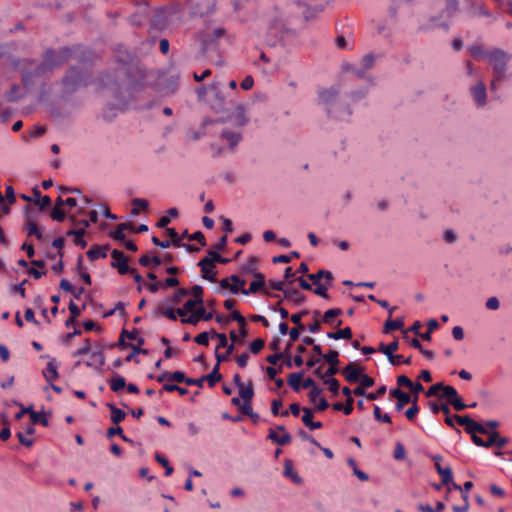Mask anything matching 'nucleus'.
Returning <instances> with one entry per match:
<instances>
[{
	"mask_svg": "<svg viewBox=\"0 0 512 512\" xmlns=\"http://www.w3.org/2000/svg\"><path fill=\"white\" fill-rule=\"evenodd\" d=\"M487 59L493 66L494 78L492 79L490 86L491 90L495 91L497 89V85L505 77L507 64L510 61V56L502 50H494L489 52Z\"/></svg>",
	"mask_w": 512,
	"mask_h": 512,
	"instance_id": "f257e3e1",
	"label": "nucleus"
},
{
	"mask_svg": "<svg viewBox=\"0 0 512 512\" xmlns=\"http://www.w3.org/2000/svg\"><path fill=\"white\" fill-rule=\"evenodd\" d=\"M62 83L65 91L71 93L80 87L88 85V75L83 70L72 67L64 76Z\"/></svg>",
	"mask_w": 512,
	"mask_h": 512,
	"instance_id": "f03ea898",
	"label": "nucleus"
},
{
	"mask_svg": "<svg viewBox=\"0 0 512 512\" xmlns=\"http://www.w3.org/2000/svg\"><path fill=\"white\" fill-rule=\"evenodd\" d=\"M72 54V50L68 47H63L59 51L47 50L44 57L43 66L46 68H53L65 63Z\"/></svg>",
	"mask_w": 512,
	"mask_h": 512,
	"instance_id": "7ed1b4c3",
	"label": "nucleus"
},
{
	"mask_svg": "<svg viewBox=\"0 0 512 512\" xmlns=\"http://www.w3.org/2000/svg\"><path fill=\"white\" fill-rule=\"evenodd\" d=\"M253 276L255 277V280L250 283L249 288L242 289V293L244 295L255 294L261 290L262 293L268 297L279 298V295L271 293L269 289L266 288L264 274L260 272H253Z\"/></svg>",
	"mask_w": 512,
	"mask_h": 512,
	"instance_id": "20e7f679",
	"label": "nucleus"
},
{
	"mask_svg": "<svg viewBox=\"0 0 512 512\" xmlns=\"http://www.w3.org/2000/svg\"><path fill=\"white\" fill-rule=\"evenodd\" d=\"M455 421L461 426H464L465 431L469 434L474 435L476 433L479 434H488V430L486 427L475 420L471 419L468 415L461 416L455 415Z\"/></svg>",
	"mask_w": 512,
	"mask_h": 512,
	"instance_id": "39448f33",
	"label": "nucleus"
},
{
	"mask_svg": "<svg viewBox=\"0 0 512 512\" xmlns=\"http://www.w3.org/2000/svg\"><path fill=\"white\" fill-rule=\"evenodd\" d=\"M111 257L113 259L111 265L118 270L119 274L125 275L128 273H134V269L128 266L127 257L122 251L114 249L111 252Z\"/></svg>",
	"mask_w": 512,
	"mask_h": 512,
	"instance_id": "423d86ee",
	"label": "nucleus"
},
{
	"mask_svg": "<svg viewBox=\"0 0 512 512\" xmlns=\"http://www.w3.org/2000/svg\"><path fill=\"white\" fill-rule=\"evenodd\" d=\"M470 93L478 108H482L485 106L487 99V91L486 85L482 81H479L476 85L472 86L470 88Z\"/></svg>",
	"mask_w": 512,
	"mask_h": 512,
	"instance_id": "0eeeda50",
	"label": "nucleus"
},
{
	"mask_svg": "<svg viewBox=\"0 0 512 512\" xmlns=\"http://www.w3.org/2000/svg\"><path fill=\"white\" fill-rule=\"evenodd\" d=\"M213 318L212 312H206L205 308L202 305H199L198 308L187 318H182L181 322L191 325H196L200 320L209 321Z\"/></svg>",
	"mask_w": 512,
	"mask_h": 512,
	"instance_id": "6e6552de",
	"label": "nucleus"
},
{
	"mask_svg": "<svg viewBox=\"0 0 512 512\" xmlns=\"http://www.w3.org/2000/svg\"><path fill=\"white\" fill-rule=\"evenodd\" d=\"M363 371V367L357 365L354 362H350L343 368L342 374L344 375L346 381L349 383H355L360 380Z\"/></svg>",
	"mask_w": 512,
	"mask_h": 512,
	"instance_id": "1a4fd4ad",
	"label": "nucleus"
},
{
	"mask_svg": "<svg viewBox=\"0 0 512 512\" xmlns=\"http://www.w3.org/2000/svg\"><path fill=\"white\" fill-rule=\"evenodd\" d=\"M398 347H399L398 341H393L389 344L380 343V345L378 347V351L383 353L387 357L390 364L397 366L398 362H399L398 360L400 358L398 357V355L394 354V352L396 350H398Z\"/></svg>",
	"mask_w": 512,
	"mask_h": 512,
	"instance_id": "9d476101",
	"label": "nucleus"
},
{
	"mask_svg": "<svg viewBox=\"0 0 512 512\" xmlns=\"http://www.w3.org/2000/svg\"><path fill=\"white\" fill-rule=\"evenodd\" d=\"M342 314H343L342 309L331 308L323 314L322 322L327 325H330V326L339 327L342 325V320L336 319V318L341 316Z\"/></svg>",
	"mask_w": 512,
	"mask_h": 512,
	"instance_id": "9b49d317",
	"label": "nucleus"
},
{
	"mask_svg": "<svg viewBox=\"0 0 512 512\" xmlns=\"http://www.w3.org/2000/svg\"><path fill=\"white\" fill-rule=\"evenodd\" d=\"M389 394L397 400L395 405L397 411H401L406 404L411 402V395L400 388L391 389Z\"/></svg>",
	"mask_w": 512,
	"mask_h": 512,
	"instance_id": "f8f14e48",
	"label": "nucleus"
},
{
	"mask_svg": "<svg viewBox=\"0 0 512 512\" xmlns=\"http://www.w3.org/2000/svg\"><path fill=\"white\" fill-rule=\"evenodd\" d=\"M277 429L280 431H283L284 433L282 435H279V434H277L276 431L270 429L268 438L280 446H285V445L289 444L291 441V435L285 431V427L278 426Z\"/></svg>",
	"mask_w": 512,
	"mask_h": 512,
	"instance_id": "ddd939ff",
	"label": "nucleus"
},
{
	"mask_svg": "<svg viewBox=\"0 0 512 512\" xmlns=\"http://www.w3.org/2000/svg\"><path fill=\"white\" fill-rule=\"evenodd\" d=\"M374 64V56L372 54H367L361 59V67L356 68L352 67L349 68L353 74H355L357 77H363L365 72L370 69Z\"/></svg>",
	"mask_w": 512,
	"mask_h": 512,
	"instance_id": "4468645a",
	"label": "nucleus"
},
{
	"mask_svg": "<svg viewBox=\"0 0 512 512\" xmlns=\"http://www.w3.org/2000/svg\"><path fill=\"white\" fill-rule=\"evenodd\" d=\"M198 266L201 268L202 277L210 282H215V272L213 271L214 266L211 264V261L208 259H201L198 263Z\"/></svg>",
	"mask_w": 512,
	"mask_h": 512,
	"instance_id": "2eb2a0df",
	"label": "nucleus"
},
{
	"mask_svg": "<svg viewBox=\"0 0 512 512\" xmlns=\"http://www.w3.org/2000/svg\"><path fill=\"white\" fill-rule=\"evenodd\" d=\"M302 412V421L310 430H316L322 427V423L320 421H313V411L310 408L303 407Z\"/></svg>",
	"mask_w": 512,
	"mask_h": 512,
	"instance_id": "dca6fc26",
	"label": "nucleus"
},
{
	"mask_svg": "<svg viewBox=\"0 0 512 512\" xmlns=\"http://www.w3.org/2000/svg\"><path fill=\"white\" fill-rule=\"evenodd\" d=\"M221 138L226 140L229 143V148L234 149L239 141L241 140L240 131H232L229 129H224L221 132Z\"/></svg>",
	"mask_w": 512,
	"mask_h": 512,
	"instance_id": "f3484780",
	"label": "nucleus"
},
{
	"mask_svg": "<svg viewBox=\"0 0 512 512\" xmlns=\"http://www.w3.org/2000/svg\"><path fill=\"white\" fill-rule=\"evenodd\" d=\"M33 201L39 207L40 210H44L48 208L51 204V199L49 196H41V192L37 187L33 189Z\"/></svg>",
	"mask_w": 512,
	"mask_h": 512,
	"instance_id": "a211bd4d",
	"label": "nucleus"
},
{
	"mask_svg": "<svg viewBox=\"0 0 512 512\" xmlns=\"http://www.w3.org/2000/svg\"><path fill=\"white\" fill-rule=\"evenodd\" d=\"M283 298L295 304H302L305 301V296L294 288H286Z\"/></svg>",
	"mask_w": 512,
	"mask_h": 512,
	"instance_id": "6ab92c4d",
	"label": "nucleus"
},
{
	"mask_svg": "<svg viewBox=\"0 0 512 512\" xmlns=\"http://www.w3.org/2000/svg\"><path fill=\"white\" fill-rule=\"evenodd\" d=\"M106 406L111 412L110 419L112 423L118 425L125 419L126 413L119 409L118 407H116L113 403H107Z\"/></svg>",
	"mask_w": 512,
	"mask_h": 512,
	"instance_id": "aec40b11",
	"label": "nucleus"
},
{
	"mask_svg": "<svg viewBox=\"0 0 512 512\" xmlns=\"http://www.w3.org/2000/svg\"><path fill=\"white\" fill-rule=\"evenodd\" d=\"M326 336L329 339H334V340H340V339L349 340L352 338L353 333H352V330L350 327H345L342 329H338L337 331L328 332L326 334Z\"/></svg>",
	"mask_w": 512,
	"mask_h": 512,
	"instance_id": "412c9836",
	"label": "nucleus"
},
{
	"mask_svg": "<svg viewBox=\"0 0 512 512\" xmlns=\"http://www.w3.org/2000/svg\"><path fill=\"white\" fill-rule=\"evenodd\" d=\"M338 89L336 88H328V89H323L319 92V99L321 100L322 103L324 104H329L331 102H333L336 97L338 96Z\"/></svg>",
	"mask_w": 512,
	"mask_h": 512,
	"instance_id": "4be33fe9",
	"label": "nucleus"
},
{
	"mask_svg": "<svg viewBox=\"0 0 512 512\" xmlns=\"http://www.w3.org/2000/svg\"><path fill=\"white\" fill-rule=\"evenodd\" d=\"M87 256L91 261L106 258L107 248L94 245L87 251Z\"/></svg>",
	"mask_w": 512,
	"mask_h": 512,
	"instance_id": "5701e85b",
	"label": "nucleus"
},
{
	"mask_svg": "<svg viewBox=\"0 0 512 512\" xmlns=\"http://www.w3.org/2000/svg\"><path fill=\"white\" fill-rule=\"evenodd\" d=\"M109 386L113 392L117 393L126 387V380L121 375L115 374L109 380Z\"/></svg>",
	"mask_w": 512,
	"mask_h": 512,
	"instance_id": "b1692460",
	"label": "nucleus"
},
{
	"mask_svg": "<svg viewBox=\"0 0 512 512\" xmlns=\"http://www.w3.org/2000/svg\"><path fill=\"white\" fill-rule=\"evenodd\" d=\"M437 473L441 476L442 484L448 485L453 481L452 469L448 467H442L437 465Z\"/></svg>",
	"mask_w": 512,
	"mask_h": 512,
	"instance_id": "393cba45",
	"label": "nucleus"
},
{
	"mask_svg": "<svg viewBox=\"0 0 512 512\" xmlns=\"http://www.w3.org/2000/svg\"><path fill=\"white\" fill-rule=\"evenodd\" d=\"M91 358L93 359L92 362H86L87 366H93L94 364L98 367H102L105 364V356L102 352V349L97 347V350H93L91 352Z\"/></svg>",
	"mask_w": 512,
	"mask_h": 512,
	"instance_id": "a878e982",
	"label": "nucleus"
},
{
	"mask_svg": "<svg viewBox=\"0 0 512 512\" xmlns=\"http://www.w3.org/2000/svg\"><path fill=\"white\" fill-rule=\"evenodd\" d=\"M57 369L58 367L53 360L47 363L46 369L43 372V376L48 382L51 383L52 380L58 378L59 375Z\"/></svg>",
	"mask_w": 512,
	"mask_h": 512,
	"instance_id": "bb28decb",
	"label": "nucleus"
},
{
	"mask_svg": "<svg viewBox=\"0 0 512 512\" xmlns=\"http://www.w3.org/2000/svg\"><path fill=\"white\" fill-rule=\"evenodd\" d=\"M220 364L216 363L213 370L206 376H204V380L208 381L210 387H213L217 382L221 381L222 375L219 372Z\"/></svg>",
	"mask_w": 512,
	"mask_h": 512,
	"instance_id": "cd10ccee",
	"label": "nucleus"
},
{
	"mask_svg": "<svg viewBox=\"0 0 512 512\" xmlns=\"http://www.w3.org/2000/svg\"><path fill=\"white\" fill-rule=\"evenodd\" d=\"M162 263V259L158 256L150 257L148 255H143L139 258V264L144 267H157Z\"/></svg>",
	"mask_w": 512,
	"mask_h": 512,
	"instance_id": "c85d7f7f",
	"label": "nucleus"
},
{
	"mask_svg": "<svg viewBox=\"0 0 512 512\" xmlns=\"http://www.w3.org/2000/svg\"><path fill=\"white\" fill-rule=\"evenodd\" d=\"M301 379H302V373L301 372H294L289 374L287 382L288 385L296 392H298L301 388Z\"/></svg>",
	"mask_w": 512,
	"mask_h": 512,
	"instance_id": "c756f323",
	"label": "nucleus"
},
{
	"mask_svg": "<svg viewBox=\"0 0 512 512\" xmlns=\"http://www.w3.org/2000/svg\"><path fill=\"white\" fill-rule=\"evenodd\" d=\"M156 313L161 315V316L166 317L167 319H169L171 321H176L177 320L176 312L171 307H168V306H165V305L161 304V305H159L157 307Z\"/></svg>",
	"mask_w": 512,
	"mask_h": 512,
	"instance_id": "7c9ffc66",
	"label": "nucleus"
},
{
	"mask_svg": "<svg viewBox=\"0 0 512 512\" xmlns=\"http://www.w3.org/2000/svg\"><path fill=\"white\" fill-rule=\"evenodd\" d=\"M85 234L84 229H78V230H70L67 232V235H73L74 236V243L75 245L80 246L81 248H85L87 245V242L83 239V236Z\"/></svg>",
	"mask_w": 512,
	"mask_h": 512,
	"instance_id": "2f4dec72",
	"label": "nucleus"
},
{
	"mask_svg": "<svg viewBox=\"0 0 512 512\" xmlns=\"http://www.w3.org/2000/svg\"><path fill=\"white\" fill-rule=\"evenodd\" d=\"M404 325V321L402 319L395 320H387L384 324V333H391L394 330L401 329Z\"/></svg>",
	"mask_w": 512,
	"mask_h": 512,
	"instance_id": "473e14b6",
	"label": "nucleus"
},
{
	"mask_svg": "<svg viewBox=\"0 0 512 512\" xmlns=\"http://www.w3.org/2000/svg\"><path fill=\"white\" fill-rule=\"evenodd\" d=\"M182 238H187L190 241H197L201 246L206 245L205 236L201 231H196L193 234H188L187 230L182 233Z\"/></svg>",
	"mask_w": 512,
	"mask_h": 512,
	"instance_id": "72a5a7b5",
	"label": "nucleus"
},
{
	"mask_svg": "<svg viewBox=\"0 0 512 512\" xmlns=\"http://www.w3.org/2000/svg\"><path fill=\"white\" fill-rule=\"evenodd\" d=\"M239 396L242 401H251L254 396V390L252 382H249L248 386H242L239 388Z\"/></svg>",
	"mask_w": 512,
	"mask_h": 512,
	"instance_id": "f704fd0d",
	"label": "nucleus"
},
{
	"mask_svg": "<svg viewBox=\"0 0 512 512\" xmlns=\"http://www.w3.org/2000/svg\"><path fill=\"white\" fill-rule=\"evenodd\" d=\"M133 208L131 210V213L133 215H138L140 213V210H144L148 208V202L145 199L142 198H134L132 200Z\"/></svg>",
	"mask_w": 512,
	"mask_h": 512,
	"instance_id": "c9c22d12",
	"label": "nucleus"
},
{
	"mask_svg": "<svg viewBox=\"0 0 512 512\" xmlns=\"http://www.w3.org/2000/svg\"><path fill=\"white\" fill-rule=\"evenodd\" d=\"M26 230H27V234L28 236H32L34 235L35 237H37V239L41 240L43 235H42V231L39 229L38 225L36 222L34 221H28L27 224H26Z\"/></svg>",
	"mask_w": 512,
	"mask_h": 512,
	"instance_id": "e433bc0d",
	"label": "nucleus"
},
{
	"mask_svg": "<svg viewBox=\"0 0 512 512\" xmlns=\"http://www.w3.org/2000/svg\"><path fill=\"white\" fill-rule=\"evenodd\" d=\"M234 123L239 127L244 126L248 122V118L245 115L244 108L242 106H238L236 109V114L233 116Z\"/></svg>",
	"mask_w": 512,
	"mask_h": 512,
	"instance_id": "4c0bfd02",
	"label": "nucleus"
},
{
	"mask_svg": "<svg viewBox=\"0 0 512 512\" xmlns=\"http://www.w3.org/2000/svg\"><path fill=\"white\" fill-rule=\"evenodd\" d=\"M155 460H156L160 465H162V466L165 468V475H166V476H170V475L173 473L174 469H173V467L169 464V461H168V459H167L165 456H163V455H161V454H159V453H156V454H155Z\"/></svg>",
	"mask_w": 512,
	"mask_h": 512,
	"instance_id": "58836bf2",
	"label": "nucleus"
},
{
	"mask_svg": "<svg viewBox=\"0 0 512 512\" xmlns=\"http://www.w3.org/2000/svg\"><path fill=\"white\" fill-rule=\"evenodd\" d=\"M323 359L331 366L339 364V352L336 350H329L323 355Z\"/></svg>",
	"mask_w": 512,
	"mask_h": 512,
	"instance_id": "ea45409f",
	"label": "nucleus"
},
{
	"mask_svg": "<svg viewBox=\"0 0 512 512\" xmlns=\"http://www.w3.org/2000/svg\"><path fill=\"white\" fill-rule=\"evenodd\" d=\"M205 259H208L211 261V264L214 266L216 262L226 264L229 262L228 258L222 257L219 253L216 251L209 250L208 255L205 257Z\"/></svg>",
	"mask_w": 512,
	"mask_h": 512,
	"instance_id": "a19ab883",
	"label": "nucleus"
},
{
	"mask_svg": "<svg viewBox=\"0 0 512 512\" xmlns=\"http://www.w3.org/2000/svg\"><path fill=\"white\" fill-rule=\"evenodd\" d=\"M31 420L33 424L40 423L41 425L47 427L49 425V421L45 414L39 413L36 411H31Z\"/></svg>",
	"mask_w": 512,
	"mask_h": 512,
	"instance_id": "79ce46f5",
	"label": "nucleus"
},
{
	"mask_svg": "<svg viewBox=\"0 0 512 512\" xmlns=\"http://www.w3.org/2000/svg\"><path fill=\"white\" fill-rule=\"evenodd\" d=\"M166 233L171 238V244L175 247H181L182 246V235L179 236V234L176 232L174 228H166Z\"/></svg>",
	"mask_w": 512,
	"mask_h": 512,
	"instance_id": "37998d69",
	"label": "nucleus"
},
{
	"mask_svg": "<svg viewBox=\"0 0 512 512\" xmlns=\"http://www.w3.org/2000/svg\"><path fill=\"white\" fill-rule=\"evenodd\" d=\"M373 413H374V417L376 420L386 423V424L392 423L391 417L387 413L383 414L379 406H377V405L374 406Z\"/></svg>",
	"mask_w": 512,
	"mask_h": 512,
	"instance_id": "c03bdc74",
	"label": "nucleus"
},
{
	"mask_svg": "<svg viewBox=\"0 0 512 512\" xmlns=\"http://www.w3.org/2000/svg\"><path fill=\"white\" fill-rule=\"evenodd\" d=\"M258 265V259L254 256L249 257L246 264L242 267L243 272L251 273L253 275V272L256 271V267Z\"/></svg>",
	"mask_w": 512,
	"mask_h": 512,
	"instance_id": "a18cd8bd",
	"label": "nucleus"
},
{
	"mask_svg": "<svg viewBox=\"0 0 512 512\" xmlns=\"http://www.w3.org/2000/svg\"><path fill=\"white\" fill-rule=\"evenodd\" d=\"M284 475L290 477L295 483H300L301 478L293 471L290 461H286L284 466Z\"/></svg>",
	"mask_w": 512,
	"mask_h": 512,
	"instance_id": "49530a36",
	"label": "nucleus"
},
{
	"mask_svg": "<svg viewBox=\"0 0 512 512\" xmlns=\"http://www.w3.org/2000/svg\"><path fill=\"white\" fill-rule=\"evenodd\" d=\"M442 392V397L448 399L449 402H451L452 399H455L459 395L457 390L450 385H444V388H442Z\"/></svg>",
	"mask_w": 512,
	"mask_h": 512,
	"instance_id": "de8ad7c7",
	"label": "nucleus"
},
{
	"mask_svg": "<svg viewBox=\"0 0 512 512\" xmlns=\"http://www.w3.org/2000/svg\"><path fill=\"white\" fill-rule=\"evenodd\" d=\"M234 350V345L233 343H231L229 346H227V351L224 352L223 354L222 353H219L217 350L215 351V358L217 360V363L220 364L222 362H225L228 360L230 354L233 352Z\"/></svg>",
	"mask_w": 512,
	"mask_h": 512,
	"instance_id": "09e8293b",
	"label": "nucleus"
},
{
	"mask_svg": "<svg viewBox=\"0 0 512 512\" xmlns=\"http://www.w3.org/2000/svg\"><path fill=\"white\" fill-rule=\"evenodd\" d=\"M89 352H92V347L90 343V339L86 338L84 340V345L73 352L74 357H79L88 354Z\"/></svg>",
	"mask_w": 512,
	"mask_h": 512,
	"instance_id": "8fccbe9b",
	"label": "nucleus"
},
{
	"mask_svg": "<svg viewBox=\"0 0 512 512\" xmlns=\"http://www.w3.org/2000/svg\"><path fill=\"white\" fill-rule=\"evenodd\" d=\"M188 294V289L180 288L171 296L170 300L173 304H178L182 300V298L187 296Z\"/></svg>",
	"mask_w": 512,
	"mask_h": 512,
	"instance_id": "3c124183",
	"label": "nucleus"
},
{
	"mask_svg": "<svg viewBox=\"0 0 512 512\" xmlns=\"http://www.w3.org/2000/svg\"><path fill=\"white\" fill-rule=\"evenodd\" d=\"M211 336H212V338L219 339V345L216 348L217 351L219 348H224V347L229 346L227 336L224 333H217L216 331L213 330L211 332Z\"/></svg>",
	"mask_w": 512,
	"mask_h": 512,
	"instance_id": "603ef678",
	"label": "nucleus"
},
{
	"mask_svg": "<svg viewBox=\"0 0 512 512\" xmlns=\"http://www.w3.org/2000/svg\"><path fill=\"white\" fill-rule=\"evenodd\" d=\"M50 217L55 221L62 222L64 221L66 214L61 208L54 207L50 213Z\"/></svg>",
	"mask_w": 512,
	"mask_h": 512,
	"instance_id": "864d4df0",
	"label": "nucleus"
},
{
	"mask_svg": "<svg viewBox=\"0 0 512 512\" xmlns=\"http://www.w3.org/2000/svg\"><path fill=\"white\" fill-rule=\"evenodd\" d=\"M265 346V342L263 339H255L254 341H252V343L250 344V351L253 353V354H258Z\"/></svg>",
	"mask_w": 512,
	"mask_h": 512,
	"instance_id": "5fc2aeb1",
	"label": "nucleus"
},
{
	"mask_svg": "<svg viewBox=\"0 0 512 512\" xmlns=\"http://www.w3.org/2000/svg\"><path fill=\"white\" fill-rule=\"evenodd\" d=\"M325 383L328 385V389L334 394L337 395L339 392L340 384L336 378H328Z\"/></svg>",
	"mask_w": 512,
	"mask_h": 512,
	"instance_id": "6e6d98bb",
	"label": "nucleus"
},
{
	"mask_svg": "<svg viewBox=\"0 0 512 512\" xmlns=\"http://www.w3.org/2000/svg\"><path fill=\"white\" fill-rule=\"evenodd\" d=\"M470 53L475 58H484L487 59L489 56L488 52H483L482 48L480 46H472L470 47Z\"/></svg>",
	"mask_w": 512,
	"mask_h": 512,
	"instance_id": "4d7b16f0",
	"label": "nucleus"
},
{
	"mask_svg": "<svg viewBox=\"0 0 512 512\" xmlns=\"http://www.w3.org/2000/svg\"><path fill=\"white\" fill-rule=\"evenodd\" d=\"M209 333L208 332H202L200 334H198L195 338H194V341L198 344V345H202V346H208L209 345Z\"/></svg>",
	"mask_w": 512,
	"mask_h": 512,
	"instance_id": "13d9d810",
	"label": "nucleus"
},
{
	"mask_svg": "<svg viewBox=\"0 0 512 512\" xmlns=\"http://www.w3.org/2000/svg\"><path fill=\"white\" fill-rule=\"evenodd\" d=\"M419 412V406L417 403H413V405H411V407H409L406 412H405V415L407 417L408 420L410 421H413L416 417V415L418 414Z\"/></svg>",
	"mask_w": 512,
	"mask_h": 512,
	"instance_id": "bf43d9fd",
	"label": "nucleus"
},
{
	"mask_svg": "<svg viewBox=\"0 0 512 512\" xmlns=\"http://www.w3.org/2000/svg\"><path fill=\"white\" fill-rule=\"evenodd\" d=\"M187 377L181 371L170 372V381H175L177 383H186Z\"/></svg>",
	"mask_w": 512,
	"mask_h": 512,
	"instance_id": "052dcab7",
	"label": "nucleus"
},
{
	"mask_svg": "<svg viewBox=\"0 0 512 512\" xmlns=\"http://www.w3.org/2000/svg\"><path fill=\"white\" fill-rule=\"evenodd\" d=\"M268 287L271 290L281 291L285 292L286 287L283 281H275V280H269L268 281Z\"/></svg>",
	"mask_w": 512,
	"mask_h": 512,
	"instance_id": "680f3d73",
	"label": "nucleus"
},
{
	"mask_svg": "<svg viewBox=\"0 0 512 512\" xmlns=\"http://www.w3.org/2000/svg\"><path fill=\"white\" fill-rule=\"evenodd\" d=\"M203 304V300H194V299H189L185 302V304L183 305L185 307V310L188 311V312H194L195 311V308L196 306H199V305H202Z\"/></svg>",
	"mask_w": 512,
	"mask_h": 512,
	"instance_id": "e2e57ef3",
	"label": "nucleus"
},
{
	"mask_svg": "<svg viewBox=\"0 0 512 512\" xmlns=\"http://www.w3.org/2000/svg\"><path fill=\"white\" fill-rule=\"evenodd\" d=\"M385 393H386V386H385V385H382L381 387H379V388L377 389V391H376V392L368 393V394L366 395V398H367L368 400L373 401V400H376V399L380 398V397H381V396H383Z\"/></svg>",
	"mask_w": 512,
	"mask_h": 512,
	"instance_id": "0e129e2a",
	"label": "nucleus"
},
{
	"mask_svg": "<svg viewBox=\"0 0 512 512\" xmlns=\"http://www.w3.org/2000/svg\"><path fill=\"white\" fill-rule=\"evenodd\" d=\"M358 382H360L361 386L364 388H370L375 384V381L372 377L368 376L367 374H363V373Z\"/></svg>",
	"mask_w": 512,
	"mask_h": 512,
	"instance_id": "69168bd1",
	"label": "nucleus"
},
{
	"mask_svg": "<svg viewBox=\"0 0 512 512\" xmlns=\"http://www.w3.org/2000/svg\"><path fill=\"white\" fill-rule=\"evenodd\" d=\"M469 495H463V505L461 506H458V505H454L453 506V512H467L468 509H469Z\"/></svg>",
	"mask_w": 512,
	"mask_h": 512,
	"instance_id": "338daca9",
	"label": "nucleus"
},
{
	"mask_svg": "<svg viewBox=\"0 0 512 512\" xmlns=\"http://www.w3.org/2000/svg\"><path fill=\"white\" fill-rule=\"evenodd\" d=\"M189 294L193 295L194 300H203V288L199 285H195L189 290Z\"/></svg>",
	"mask_w": 512,
	"mask_h": 512,
	"instance_id": "774afa93",
	"label": "nucleus"
}]
</instances>
